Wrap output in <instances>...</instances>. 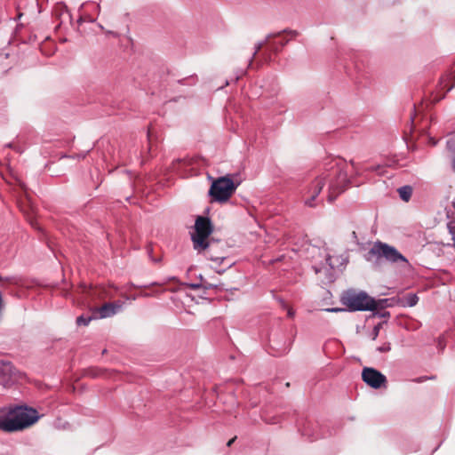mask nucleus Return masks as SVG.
<instances>
[{
  "label": "nucleus",
  "instance_id": "nucleus-1",
  "mask_svg": "<svg viewBox=\"0 0 455 455\" xmlns=\"http://www.w3.org/2000/svg\"><path fill=\"white\" fill-rule=\"evenodd\" d=\"M329 182L328 201L332 203L339 194L345 190L347 182V174L341 168H332L329 173H322L315 178L307 187L304 195V204L309 207H315L316 204L315 200L325 186Z\"/></svg>",
  "mask_w": 455,
  "mask_h": 455
},
{
  "label": "nucleus",
  "instance_id": "nucleus-2",
  "mask_svg": "<svg viewBox=\"0 0 455 455\" xmlns=\"http://www.w3.org/2000/svg\"><path fill=\"white\" fill-rule=\"evenodd\" d=\"M38 419V412L32 408H16L10 411L6 418L0 415V429L5 432L22 430L35 424Z\"/></svg>",
  "mask_w": 455,
  "mask_h": 455
},
{
  "label": "nucleus",
  "instance_id": "nucleus-3",
  "mask_svg": "<svg viewBox=\"0 0 455 455\" xmlns=\"http://www.w3.org/2000/svg\"><path fill=\"white\" fill-rule=\"evenodd\" d=\"M341 303L351 311H373L379 303L364 291H347L341 298Z\"/></svg>",
  "mask_w": 455,
  "mask_h": 455
},
{
  "label": "nucleus",
  "instance_id": "nucleus-4",
  "mask_svg": "<svg viewBox=\"0 0 455 455\" xmlns=\"http://www.w3.org/2000/svg\"><path fill=\"white\" fill-rule=\"evenodd\" d=\"M368 255L375 258L377 261L384 259L391 264H399L403 267L410 266L408 259L396 248L380 241L373 243L368 251Z\"/></svg>",
  "mask_w": 455,
  "mask_h": 455
},
{
  "label": "nucleus",
  "instance_id": "nucleus-5",
  "mask_svg": "<svg viewBox=\"0 0 455 455\" xmlns=\"http://www.w3.org/2000/svg\"><path fill=\"white\" fill-rule=\"evenodd\" d=\"M299 32L296 30H283L282 32L273 33L267 36L264 42L259 43L256 46V51L253 57L259 52L263 48L267 52L276 53L278 52L291 38L298 36Z\"/></svg>",
  "mask_w": 455,
  "mask_h": 455
},
{
  "label": "nucleus",
  "instance_id": "nucleus-6",
  "mask_svg": "<svg viewBox=\"0 0 455 455\" xmlns=\"http://www.w3.org/2000/svg\"><path fill=\"white\" fill-rule=\"evenodd\" d=\"M213 232L212 221L207 217L198 216L195 222V233L192 235V241L195 250L198 251L208 248V238Z\"/></svg>",
  "mask_w": 455,
  "mask_h": 455
},
{
  "label": "nucleus",
  "instance_id": "nucleus-7",
  "mask_svg": "<svg viewBox=\"0 0 455 455\" xmlns=\"http://www.w3.org/2000/svg\"><path fill=\"white\" fill-rule=\"evenodd\" d=\"M236 189V185L228 177L215 180L209 190L210 196L217 202L228 201Z\"/></svg>",
  "mask_w": 455,
  "mask_h": 455
},
{
  "label": "nucleus",
  "instance_id": "nucleus-8",
  "mask_svg": "<svg viewBox=\"0 0 455 455\" xmlns=\"http://www.w3.org/2000/svg\"><path fill=\"white\" fill-rule=\"evenodd\" d=\"M362 379L373 388H379L387 382L386 376L373 368H364L362 371Z\"/></svg>",
  "mask_w": 455,
  "mask_h": 455
},
{
  "label": "nucleus",
  "instance_id": "nucleus-9",
  "mask_svg": "<svg viewBox=\"0 0 455 455\" xmlns=\"http://www.w3.org/2000/svg\"><path fill=\"white\" fill-rule=\"evenodd\" d=\"M123 305L124 303L120 300L105 303L100 307L95 308L93 315H96L97 316L99 315V317L100 318L110 317L121 311Z\"/></svg>",
  "mask_w": 455,
  "mask_h": 455
},
{
  "label": "nucleus",
  "instance_id": "nucleus-10",
  "mask_svg": "<svg viewBox=\"0 0 455 455\" xmlns=\"http://www.w3.org/2000/svg\"><path fill=\"white\" fill-rule=\"evenodd\" d=\"M20 186L25 194V197L28 200V204H25L23 202H19V206H20V210L24 212V214L27 215L28 219L31 221L33 207L29 203L26 187L23 184H21Z\"/></svg>",
  "mask_w": 455,
  "mask_h": 455
},
{
  "label": "nucleus",
  "instance_id": "nucleus-11",
  "mask_svg": "<svg viewBox=\"0 0 455 455\" xmlns=\"http://www.w3.org/2000/svg\"><path fill=\"white\" fill-rule=\"evenodd\" d=\"M397 192L403 201L408 202L411 197L412 188L410 186H404L399 188Z\"/></svg>",
  "mask_w": 455,
  "mask_h": 455
},
{
  "label": "nucleus",
  "instance_id": "nucleus-12",
  "mask_svg": "<svg viewBox=\"0 0 455 455\" xmlns=\"http://www.w3.org/2000/svg\"><path fill=\"white\" fill-rule=\"evenodd\" d=\"M219 284L218 283H209L205 280L203 279V277H201V283H193V284H190V287L194 290H196L200 287H204L205 289H208V288H212V287H218Z\"/></svg>",
  "mask_w": 455,
  "mask_h": 455
},
{
  "label": "nucleus",
  "instance_id": "nucleus-13",
  "mask_svg": "<svg viewBox=\"0 0 455 455\" xmlns=\"http://www.w3.org/2000/svg\"><path fill=\"white\" fill-rule=\"evenodd\" d=\"M92 318H97V315H94L93 316H88V317H85L84 315H80L76 318V323L77 325H84V326H86L89 324V323L91 322V320Z\"/></svg>",
  "mask_w": 455,
  "mask_h": 455
},
{
  "label": "nucleus",
  "instance_id": "nucleus-14",
  "mask_svg": "<svg viewBox=\"0 0 455 455\" xmlns=\"http://www.w3.org/2000/svg\"><path fill=\"white\" fill-rule=\"evenodd\" d=\"M404 299L406 300V304L410 307L415 306L419 301V298L416 294H407Z\"/></svg>",
  "mask_w": 455,
  "mask_h": 455
},
{
  "label": "nucleus",
  "instance_id": "nucleus-15",
  "mask_svg": "<svg viewBox=\"0 0 455 455\" xmlns=\"http://www.w3.org/2000/svg\"><path fill=\"white\" fill-rule=\"evenodd\" d=\"M0 283L3 285H6V284H18V282H17L16 278H14V277H3V276H0Z\"/></svg>",
  "mask_w": 455,
  "mask_h": 455
},
{
  "label": "nucleus",
  "instance_id": "nucleus-16",
  "mask_svg": "<svg viewBox=\"0 0 455 455\" xmlns=\"http://www.w3.org/2000/svg\"><path fill=\"white\" fill-rule=\"evenodd\" d=\"M89 372L92 377L103 376L105 374V371L101 369H91Z\"/></svg>",
  "mask_w": 455,
  "mask_h": 455
},
{
  "label": "nucleus",
  "instance_id": "nucleus-17",
  "mask_svg": "<svg viewBox=\"0 0 455 455\" xmlns=\"http://www.w3.org/2000/svg\"><path fill=\"white\" fill-rule=\"evenodd\" d=\"M391 349V347H390V344H384L383 346L378 347V350L381 353H386V352H388L390 351Z\"/></svg>",
  "mask_w": 455,
  "mask_h": 455
},
{
  "label": "nucleus",
  "instance_id": "nucleus-18",
  "mask_svg": "<svg viewBox=\"0 0 455 455\" xmlns=\"http://www.w3.org/2000/svg\"><path fill=\"white\" fill-rule=\"evenodd\" d=\"M340 164H343V163H342V161H339V163H336V164H335V165H333V166H331V169H330L328 172H326L325 173H329V172L331 171V169H332V168H337V167L341 168V170H342L344 172H346L343 170V168H342V166L340 165Z\"/></svg>",
  "mask_w": 455,
  "mask_h": 455
},
{
  "label": "nucleus",
  "instance_id": "nucleus-19",
  "mask_svg": "<svg viewBox=\"0 0 455 455\" xmlns=\"http://www.w3.org/2000/svg\"><path fill=\"white\" fill-rule=\"evenodd\" d=\"M81 289L83 292H91L92 290V288H87L85 285L81 286Z\"/></svg>",
  "mask_w": 455,
  "mask_h": 455
},
{
  "label": "nucleus",
  "instance_id": "nucleus-20",
  "mask_svg": "<svg viewBox=\"0 0 455 455\" xmlns=\"http://www.w3.org/2000/svg\"><path fill=\"white\" fill-rule=\"evenodd\" d=\"M324 310L328 311V312H338V311H343L344 309H341V308H326Z\"/></svg>",
  "mask_w": 455,
  "mask_h": 455
},
{
  "label": "nucleus",
  "instance_id": "nucleus-21",
  "mask_svg": "<svg viewBox=\"0 0 455 455\" xmlns=\"http://www.w3.org/2000/svg\"><path fill=\"white\" fill-rule=\"evenodd\" d=\"M326 261H327L328 265H329L331 268H333V267H334V266H333V264H332V262H331V258L330 256H328V257L326 258Z\"/></svg>",
  "mask_w": 455,
  "mask_h": 455
},
{
  "label": "nucleus",
  "instance_id": "nucleus-22",
  "mask_svg": "<svg viewBox=\"0 0 455 455\" xmlns=\"http://www.w3.org/2000/svg\"><path fill=\"white\" fill-rule=\"evenodd\" d=\"M287 314H288V316H289V317L292 318V317L294 316V314H295V313H294V311L292 310V308H289V309H288V313H287Z\"/></svg>",
  "mask_w": 455,
  "mask_h": 455
},
{
  "label": "nucleus",
  "instance_id": "nucleus-23",
  "mask_svg": "<svg viewBox=\"0 0 455 455\" xmlns=\"http://www.w3.org/2000/svg\"><path fill=\"white\" fill-rule=\"evenodd\" d=\"M235 439H236V436H235V437H233L232 439H230V440L228 442L227 445H228V446H231V445L233 444V443L235 441Z\"/></svg>",
  "mask_w": 455,
  "mask_h": 455
},
{
  "label": "nucleus",
  "instance_id": "nucleus-24",
  "mask_svg": "<svg viewBox=\"0 0 455 455\" xmlns=\"http://www.w3.org/2000/svg\"><path fill=\"white\" fill-rule=\"evenodd\" d=\"M452 169H453V171L455 172V157L452 160Z\"/></svg>",
  "mask_w": 455,
  "mask_h": 455
},
{
  "label": "nucleus",
  "instance_id": "nucleus-25",
  "mask_svg": "<svg viewBox=\"0 0 455 455\" xmlns=\"http://www.w3.org/2000/svg\"><path fill=\"white\" fill-rule=\"evenodd\" d=\"M4 367L7 371H10L12 368L10 364H6Z\"/></svg>",
  "mask_w": 455,
  "mask_h": 455
},
{
  "label": "nucleus",
  "instance_id": "nucleus-26",
  "mask_svg": "<svg viewBox=\"0 0 455 455\" xmlns=\"http://www.w3.org/2000/svg\"><path fill=\"white\" fill-rule=\"evenodd\" d=\"M425 379V378H419V379H417L418 382H420V381H423Z\"/></svg>",
  "mask_w": 455,
  "mask_h": 455
},
{
  "label": "nucleus",
  "instance_id": "nucleus-27",
  "mask_svg": "<svg viewBox=\"0 0 455 455\" xmlns=\"http://www.w3.org/2000/svg\"><path fill=\"white\" fill-rule=\"evenodd\" d=\"M369 170H371V171H375V170H377V168H375V167H371Z\"/></svg>",
  "mask_w": 455,
  "mask_h": 455
},
{
  "label": "nucleus",
  "instance_id": "nucleus-28",
  "mask_svg": "<svg viewBox=\"0 0 455 455\" xmlns=\"http://www.w3.org/2000/svg\"><path fill=\"white\" fill-rule=\"evenodd\" d=\"M377 335H378V329L376 328V329H375V336H377ZM375 338H376V337H374V339H375Z\"/></svg>",
  "mask_w": 455,
  "mask_h": 455
},
{
  "label": "nucleus",
  "instance_id": "nucleus-29",
  "mask_svg": "<svg viewBox=\"0 0 455 455\" xmlns=\"http://www.w3.org/2000/svg\"><path fill=\"white\" fill-rule=\"evenodd\" d=\"M218 259H214L213 257H211V260H217Z\"/></svg>",
  "mask_w": 455,
  "mask_h": 455
}]
</instances>
